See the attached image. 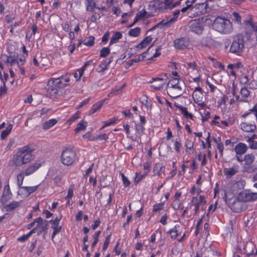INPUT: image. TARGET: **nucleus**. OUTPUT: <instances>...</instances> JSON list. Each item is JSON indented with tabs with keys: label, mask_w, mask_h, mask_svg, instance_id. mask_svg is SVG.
Here are the masks:
<instances>
[{
	"label": "nucleus",
	"mask_w": 257,
	"mask_h": 257,
	"mask_svg": "<svg viewBox=\"0 0 257 257\" xmlns=\"http://www.w3.org/2000/svg\"><path fill=\"white\" fill-rule=\"evenodd\" d=\"M34 149L29 145L25 146L17 150L13 158V165L21 167L32 161L34 157L32 154Z\"/></svg>",
	"instance_id": "nucleus-1"
},
{
	"label": "nucleus",
	"mask_w": 257,
	"mask_h": 257,
	"mask_svg": "<svg viewBox=\"0 0 257 257\" xmlns=\"http://www.w3.org/2000/svg\"><path fill=\"white\" fill-rule=\"evenodd\" d=\"M212 27L216 31L222 34H229L232 31V26L230 21L220 17L215 19Z\"/></svg>",
	"instance_id": "nucleus-2"
},
{
	"label": "nucleus",
	"mask_w": 257,
	"mask_h": 257,
	"mask_svg": "<svg viewBox=\"0 0 257 257\" xmlns=\"http://www.w3.org/2000/svg\"><path fill=\"white\" fill-rule=\"evenodd\" d=\"M6 57V62L9 64L11 66H13L16 64L22 75H25L26 71L23 65L26 61V57L25 56H22L18 59V54H11L10 55H5Z\"/></svg>",
	"instance_id": "nucleus-3"
},
{
	"label": "nucleus",
	"mask_w": 257,
	"mask_h": 257,
	"mask_svg": "<svg viewBox=\"0 0 257 257\" xmlns=\"http://www.w3.org/2000/svg\"><path fill=\"white\" fill-rule=\"evenodd\" d=\"M48 93L52 98L59 96L60 89L64 88L62 85V80L58 78L51 79L48 82Z\"/></svg>",
	"instance_id": "nucleus-4"
},
{
	"label": "nucleus",
	"mask_w": 257,
	"mask_h": 257,
	"mask_svg": "<svg viewBox=\"0 0 257 257\" xmlns=\"http://www.w3.org/2000/svg\"><path fill=\"white\" fill-rule=\"evenodd\" d=\"M244 47L243 37L242 35H237L234 38L230 47L231 53L240 55Z\"/></svg>",
	"instance_id": "nucleus-5"
},
{
	"label": "nucleus",
	"mask_w": 257,
	"mask_h": 257,
	"mask_svg": "<svg viewBox=\"0 0 257 257\" xmlns=\"http://www.w3.org/2000/svg\"><path fill=\"white\" fill-rule=\"evenodd\" d=\"M76 159V154L75 151L70 148L64 150L61 156V161L65 166H69L75 162Z\"/></svg>",
	"instance_id": "nucleus-6"
},
{
	"label": "nucleus",
	"mask_w": 257,
	"mask_h": 257,
	"mask_svg": "<svg viewBox=\"0 0 257 257\" xmlns=\"http://www.w3.org/2000/svg\"><path fill=\"white\" fill-rule=\"evenodd\" d=\"M225 202L229 207L234 212H239L242 210V201L239 199L238 197L225 199Z\"/></svg>",
	"instance_id": "nucleus-7"
},
{
	"label": "nucleus",
	"mask_w": 257,
	"mask_h": 257,
	"mask_svg": "<svg viewBox=\"0 0 257 257\" xmlns=\"http://www.w3.org/2000/svg\"><path fill=\"white\" fill-rule=\"evenodd\" d=\"M238 198L243 202L254 201L257 199V193L245 190L239 194Z\"/></svg>",
	"instance_id": "nucleus-8"
},
{
	"label": "nucleus",
	"mask_w": 257,
	"mask_h": 257,
	"mask_svg": "<svg viewBox=\"0 0 257 257\" xmlns=\"http://www.w3.org/2000/svg\"><path fill=\"white\" fill-rule=\"evenodd\" d=\"M177 11L174 12V16L168 20H163L156 26L151 28L148 31L150 32L156 29L157 27H169L174 24L177 21Z\"/></svg>",
	"instance_id": "nucleus-9"
},
{
	"label": "nucleus",
	"mask_w": 257,
	"mask_h": 257,
	"mask_svg": "<svg viewBox=\"0 0 257 257\" xmlns=\"http://www.w3.org/2000/svg\"><path fill=\"white\" fill-rule=\"evenodd\" d=\"M189 27L191 31L197 34H202L203 30L202 24L197 20H193L189 23Z\"/></svg>",
	"instance_id": "nucleus-10"
},
{
	"label": "nucleus",
	"mask_w": 257,
	"mask_h": 257,
	"mask_svg": "<svg viewBox=\"0 0 257 257\" xmlns=\"http://www.w3.org/2000/svg\"><path fill=\"white\" fill-rule=\"evenodd\" d=\"M36 222L37 225L33 229H34V231H36L38 233H41L47 229L48 224L47 220H44L41 217H39L36 219ZM35 232V231H34V232Z\"/></svg>",
	"instance_id": "nucleus-11"
},
{
	"label": "nucleus",
	"mask_w": 257,
	"mask_h": 257,
	"mask_svg": "<svg viewBox=\"0 0 257 257\" xmlns=\"http://www.w3.org/2000/svg\"><path fill=\"white\" fill-rule=\"evenodd\" d=\"M38 186H22L19 189L18 193L23 197H28L37 190Z\"/></svg>",
	"instance_id": "nucleus-12"
},
{
	"label": "nucleus",
	"mask_w": 257,
	"mask_h": 257,
	"mask_svg": "<svg viewBox=\"0 0 257 257\" xmlns=\"http://www.w3.org/2000/svg\"><path fill=\"white\" fill-rule=\"evenodd\" d=\"M41 164L39 162H36L31 165H29L24 171V173L26 176L31 175L36 171L40 167Z\"/></svg>",
	"instance_id": "nucleus-13"
},
{
	"label": "nucleus",
	"mask_w": 257,
	"mask_h": 257,
	"mask_svg": "<svg viewBox=\"0 0 257 257\" xmlns=\"http://www.w3.org/2000/svg\"><path fill=\"white\" fill-rule=\"evenodd\" d=\"M12 197V193L11 191L9 184H7L4 187L1 200L4 203L11 199Z\"/></svg>",
	"instance_id": "nucleus-14"
},
{
	"label": "nucleus",
	"mask_w": 257,
	"mask_h": 257,
	"mask_svg": "<svg viewBox=\"0 0 257 257\" xmlns=\"http://www.w3.org/2000/svg\"><path fill=\"white\" fill-rule=\"evenodd\" d=\"M193 99L196 103L202 102L203 98V94L202 88L200 87L195 88L192 94Z\"/></svg>",
	"instance_id": "nucleus-15"
},
{
	"label": "nucleus",
	"mask_w": 257,
	"mask_h": 257,
	"mask_svg": "<svg viewBox=\"0 0 257 257\" xmlns=\"http://www.w3.org/2000/svg\"><path fill=\"white\" fill-rule=\"evenodd\" d=\"M92 60H89L86 61L82 67L78 69L77 71L74 74V77L76 79V81L80 80V78L84 73V71L86 70L87 66L90 65L92 63Z\"/></svg>",
	"instance_id": "nucleus-16"
},
{
	"label": "nucleus",
	"mask_w": 257,
	"mask_h": 257,
	"mask_svg": "<svg viewBox=\"0 0 257 257\" xmlns=\"http://www.w3.org/2000/svg\"><path fill=\"white\" fill-rule=\"evenodd\" d=\"M239 166L237 164H234L231 168H224V173L227 178H231L238 172Z\"/></svg>",
	"instance_id": "nucleus-17"
},
{
	"label": "nucleus",
	"mask_w": 257,
	"mask_h": 257,
	"mask_svg": "<svg viewBox=\"0 0 257 257\" xmlns=\"http://www.w3.org/2000/svg\"><path fill=\"white\" fill-rule=\"evenodd\" d=\"M247 150V146L242 143H238L234 148V151L237 155H242L246 153Z\"/></svg>",
	"instance_id": "nucleus-18"
},
{
	"label": "nucleus",
	"mask_w": 257,
	"mask_h": 257,
	"mask_svg": "<svg viewBox=\"0 0 257 257\" xmlns=\"http://www.w3.org/2000/svg\"><path fill=\"white\" fill-rule=\"evenodd\" d=\"M206 6L207 4L205 3H200L196 4L194 7H193L190 10L189 12H188V14H190V15L193 14V13L195 12L196 10L198 9L200 11L199 12H196V15H198L199 13H202L201 10L203 11L204 9H205Z\"/></svg>",
	"instance_id": "nucleus-19"
},
{
	"label": "nucleus",
	"mask_w": 257,
	"mask_h": 257,
	"mask_svg": "<svg viewBox=\"0 0 257 257\" xmlns=\"http://www.w3.org/2000/svg\"><path fill=\"white\" fill-rule=\"evenodd\" d=\"M241 129L246 132H252L256 129V125L253 124H248L246 122H242L240 124Z\"/></svg>",
	"instance_id": "nucleus-20"
},
{
	"label": "nucleus",
	"mask_w": 257,
	"mask_h": 257,
	"mask_svg": "<svg viewBox=\"0 0 257 257\" xmlns=\"http://www.w3.org/2000/svg\"><path fill=\"white\" fill-rule=\"evenodd\" d=\"M154 81H159L161 82L158 85H156L155 84L151 85L150 87L154 90H160L163 88L164 85L165 84V82L163 81V79L157 77L155 78H153L152 81H150V82H153Z\"/></svg>",
	"instance_id": "nucleus-21"
},
{
	"label": "nucleus",
	"mask_w": 257,
	"mask_h": 257,
	"mask_svg": "<svg viewBox=\"0 0 257 257\" xmlns=\"http://www.w3.org/2000/svg\"><path fill=\"white\" fill-rule=\"evenodd\" d=\"M152 41V38L151 36H147L141 43L137 46V48L138 50H142L146 48Z\"/></svg>",
	"instance_id": "nucleus-22"
},
{
	"label": "nucleus",
	"mask_w": 257,
	"mask_h": 257,
	"mask_svg": "<svg viewBox=\"0 0 257 257\" xmlns=\"http://www.w3.org/2000/svg\"><path fill=\"white\" fill-rule=\"evenodd\" d=\"M177 89V83H174V84H172V82H168L167 85V90L168 94L173 97H177L176 96H173L174 94V91Z\"/></svg>",
	"instance_id": "nucleus-23"
},
{
	"label": "nucleus",
	"mask_w": 257,
	"mask_h": 257,
	"mask_svg": "<svg viewBox=\"0 0 257 257\" xmlns=\"http://www.w3.org/2000/svg\"><path fill=\"white\" fill-rule=\"evenodd\" d=\"M21 203V201H12L5 206L7 211L10 212L18 208Z\"/></svg>",
	"instance_id": "nucleus-24"
},
{
	"label": "nucleus",
	"mask_w": 257,
	"mask_h": 257,
	"mask_svg": "<svg viewBox=\"0 0 257 257\" xmlns=\"http://www.w3.org/2000/svg\"><path fill=\"white\" fill-rule=\"evenodd\" d=\"M105 100V99H102L94 104L91 108V109L90 110V113L93 114L96 112L98 110H99L101 107V106L104 104Z\"/></svg>",
	"instance_id": "nucleus-25"
},
{
	"label": "nucleus",
	"mask_w": 257,
	"mask_h": 257,
	"mask_svg": "<svg viewBox=\"0 0 257 257\" xmlns=\"http://www.w3.org/2000/svg\"><path fill=\"white\" fill-rule=\"evenodd\" d=\"M85 6L87 12H93L96 6L95 0H86Z\"/></svg>",
	"instance_id": "nucleus-26"
},
{
	"label": "nucleus",
	"mask_w": 257,
	"mask_h": 257,
	"mask_svg": "<svg viewBox=\"0 0 257 257\" xmlns=\"http://www.w3.org/2000/svg\"><path fill=\"white\" fill-rule=\"evenodd\" d=\"M189 46V41L187 39L182 38L178 39V49H184Z\"/></svg>",
	"instance_id": "nucleus-27"
},
{
	"label": "nucleus",
	"mask_w": 257,
	"mask_h": 257,
	"mask_svg": "<svg viewBox=\"0 0 257 257\" xmlns=\"http://www.w3.org/2000/svg\"><path fill=\"white\" fill-rule=\"evenodd\" d=\"M57 122V121L55 119H50L43 123L42 128L45 130H48L54 126Z\"/></svg>",
	"instance_id": "nucleus-28"
},
{
	"label": "nucleus",
	"mask_w": 257,
	"mask_h": 257,
	"mask_svg": "<svg viewBox=\"0 0 257 257\" xmlns=\"http://www.w3.org/2000/svg\"><path fill=\"white\" fill-rule=\"evenodd\" d=\"M255 160V156L253 154H246L244 156V164H252Z\"/></svg>",
	"instance_id": "nucleus-29"
},
{
	"label": "nucleus",
	"mask_w": 257,
	"mask_h": 257,
	"mask_svg": "<svg viewBox=\"0 0 257 257\" xmlns=\"http://www.w3.org/2000/svg\"><path fill=\"white\" fill-rule=\"evenodd\" d=\"M256 170V167L252 164H244L243 166V171L245 172L252 173L254 172Z\"/></svg>",
	"instance_id": "nucleus-30"
},
{
	"label": "nucleus",
	"mask_w": 257,
	"mask_h": 257,
	"mask_svg": "<svg viewBox=\"0 0 257 257\" xmlns=\"http://www.w3.org/2000/svg\"><path fill=\"white\" fill-rule=\"evenodd\" d=\"M122 37V34L119 32H116L114 33L111 38L109 45H111L113 44L116 43Z\"/></svg>",
	"instance_id": "nucleus-31"
},
{
	"label": "nucleus",
	"mask_w": 257,
	"mask_h": 257,
	"mask_svg": "<svg viewBox=\"0 0 257 257\" xmlns=\"http://www.w3.org/2000/svg\"><path fill=\"white\" fill-rule=\"evenodd\" d=\"M141 33V28L140 27H136L131 29L128 32L130 36L136 37L139 36Z\"/></svg>",
	"instance_id": "nucleus-32"
},
{
	"label": "nucleus",
	"mask_w": 257,
	"mask_h": 257,
	"mask_svg": "<svg viewBox=\"0 0 257 257\" xmlns=\"http://www.w3.org/2000/svg\"><path fill=\"white\" fill-rule=\"evenodd\" d=\"M108 65L106 64V63L103 61L102 63H101L96 68V71L102 73L103 74L104 71L108 69Z\"/></svg>",
	"instance_id": "nucleus-33"
},
{
	"label": "nucleus",
	"mask_w": 257,
	"mask_h": 257,
	"mask_svg": "<svg viewBox=\"0 0 257 257\" xmlns=\"http://www.w3.org/2000/svg\"><path fill=\"white\" fill-rule=\"evenodd\" d=\"M87 122L85 121L82 120L80 122H79L77 124V127L75 129V131L76 133L80 131L84 130L87 126Z\"/></svg>",
	"instance_id": "nucleus-34"
},
{
	"label": "nucleus",
	"mask_w": 257,
	"mask_h": 257,
	"mask_svg": "<svg viewBox=\"0 0 257 257\" xmlns=\"http://www.w3.org/2000/svg\"><path fill=\"white\" fill-rule=\"evenodd\" d=\"M34 233V229L31 230L28 233L26 234H24L22 235V236L19 237L18 238L17 240L23 242L27 240L31 236V235Z\"/></svg>",
	"instance_id": "nucleus-35"
},
{
	"label": "nucleus",
	"mask_w": 257,
	"mask_h": 257,
	"mask_svg": "<svg viewBox=\"0 0 257 257\" xmlns=\"http://www.w3.org/2000/svg\"><path fill=\"white\" fill-rule=\"evenodd\" d=\"M230 18L235 23L238 24H241V17L238 13L233 12L230 16Z\"/></svg>",
	"instance_id": "nucleus-36"
},
{
	"label": "nucleus",
	"mask_w": 257,
	"mask_h": 257,
	"mask_svg": "<svg viewBox=\"0 0 257 257\" xmlns=\"http://www.w3.org/2000/svg\"><path fill=\"white\" fill-rule=\"evenodd\" d=\"M94 43V37L93 36H89L85 39L83 41V44L87 46H92Z\"/></svg>",
	"instance_id": "nucleus-37"
},
{
	"label": "nucleus",
	"mask_w": 257,
	"mask_h": 257,
	"mask_svg": "<svg viewBox=\"0 0 257 257\" xmlns=\"http://www.w3.org/2000/svg\"><path fill=\"white\" fill-rule=\"evenodd\" d=\"M25 176V174L24 172H21L17 175V185L19 189L20 188V187H22V185L23 184Z\"/></svg>",
	"instance_id": "nucleus-38"
},
{
	"label": "nucleus",
	"mask_w": 257,
	"mask_h": 257,
	"mask_svg": "<svg viewBox=\"0 0 257 257\" xmlns=\"http://www.w3.org/2000/svg\"><path fill=\"white\" fill-rule=\"evenodd\" d=\"M146 14L147 12L144 10L139 11L136 15L135 21L134 22L133 24H134L138 20L145 18Z\"/></svg>",
	"instance_id": "nucleus-39"
},
{
	"label": "nucleus",
	"mask_w": 257,
	"mask_h": 257,
	"mask_svg": "<svg viewBox=\"0 0 257 257\" xmlns=\"http://www.w3.org/2000/svg\"><path fill=\"white\" fill-rule=\"evenodd\" d=\"M147 174L148 172H146L144 174H142L141 173L137 172L136 173V176L135 178V182L138 183L142 179H143Z\"/></svg>",
	"instance_id": "nucleus-40"
},
{
	"label": "nucleus",
	"mask_w": 257,
	"mask_h": 257,
	"mask_svg": "<svg viewBox=\"0 0 257 257\" xmlns=\"http://www.w3.org/2000/svg\"><path fill=\"white\" fill-rule=\"evenodd\" d=\"M178 108H179L182 113L183 114V115L187 118H192L193 117V115L191 113H190L188 112L186 108H184L182 107L181 106H178Z\"/></svg>",
	"instance_id": "nucleus-41"
},
{
	"label": "nucleus",
	"mask_w": 257,
	"mask_h": 257,
	"mask_svg": "<svg viewBox=\"0 0 257 257\" xmlns=\"http://www.w3.org/2000/svg\"><path fill=\"white\" fill-rule=\"evenodd\" d=\"M110 53V49L108 47H104L100 51V57L104 58Z\"/></svg>",
	"instance_id": "nucleus-42"
},
{
	"label": "nucleus",
	"mask_w": 257,
	"mask_h": 257,
	"mask_svg": "<svg viewBox=\"0 0 257 257\" xmlns=\"http://www.w3.org/2000/svg\"><path fill=\"white\" fill-rule=\"evenodd\" d=\"M168 234H170L171 238L172 239H176L177 238V228L176 226H175L173 228L170 229L168 232Z\"/></svg>",
	"instance_id": "nucleus-43"
},
{
	"label": "nucleus",
	"mask_w": 257,
	"mask_h": 257,
	"mask_svg": "<svg viewBox=\"0 0 257 257\" xmlns=\"http://www.w3.org/2000/svg\"><path fill=\"white\" fill-rule=\"evenodd\" d=\"M101 232L100 231H98L95 233V234L93 235V239L94 241L91 244V247L93 248L94 247L96 244L97 243L98 241V238L100 235Z\"/></svg>",
	"instance_id": "nucleus-44"
},
{
	"label": "nucleus",
	"mask_w": 257,
	"mask_h": 257,
	"mask_svg": "<svg viewBox=\"0 0 257 257\" xmlns=\"http://www.w3.org/2000/svg\"><path fill=\"white\" fill-rule=\"evenodd\" d=\"M57 78L62 80V85L63 87H65L67 83L70 82V78L68 76H61Z\"/></svg>",
	"instance_id": "nucleus-45"
},
{
	"label": "nucleus",
	"mask_w": 257,
	"mask_h": 257,
	"mask_svg": "<svg viewBox=\"0 0 257 257\" xmlns=\"http://www.w3.org/2000/svg\"><path fill=\"white\" fill-rule=\"evenodd\" d=\"M135 128L136 132L140 135H142L145 130L143 124L140 123H136Z\"/></svg>",
	"instance_id": "nucleus-46"
},
{
	"label": "nucleus",
	"mask_w": 257,
	"mask_h": 257,
	"mask_svg": "<svg viewBox=\"0 0 257 257\" xmlns=\"http://www.w3.org/2000/svg\"><path fill=\"white\" fill-rule=\"evenodd\" d=\"M2 84L0 87V96H2L5 95L7 91V87L6 85V83L5 81L2 82Z\"/></svg>",
	"instance_id": "nucleus-47"
},
{
	"label": "nucleus",
	"mask_w": 257,
	"mask_h": 257,
	"mask_svg": "<svg viewBox=\"0 0 257 257\" xmlns=\"http://www.w3.org/2000/svg\"><path fill=\"white\" fill-rule=\"evenodd\" d=\"M186 85L183 80L179 79L178 75V90L185 89Z\"/></svg>",
	"instance_id": "nucleus-48"
},
{
	"label": "nucleus",
	"mask_w": 257,
	"mask_h": 257,
	"mask_svg": "<svg viewBox=\"0 0 257 257\" xmlns=\"http://www.w3.org/2000/svg\"><path fill=\"white\" fill-rule=\"evenodd\" d=\"M173 0H165V5L167 8H173L175 7L177 3H173Z\"/></svg>",
	"instance_id": "nucleus-49"
},
{
	"label": "nucleus",
	"mask_w": 257,
	"mask_h": 257,
	"mask_svg": "<svg viewBox=\"0 0 257 257\" xmlns=\"http://www.w3.org/2000/svg\"><path fill=\"white\" fill-rule=\"evenodd\" d=\"M110 238H111L110 234L106 236V237L105 239V241L104 242V243L103 244L102 249L103 250H106L107 249V248L108 247V246L110 242Z\"/></svg>",
	"instance_id": "nucleus-50"
},
{
	"label": "nucleus",
	"mask_w": 257,
	"mask_h": 257,
	"mask_svg": "<svg viewBox=\"0 0 257 257\" xmlns=\"http://www.w3.org/2000/svg\"><path fill=\"white\" fill-rule=\"evenodd\" d=\"M164 203H160L156 204L153 206V212L159 211L163 209Z\"/></svg>",
	"instance_id": "nucleus-51"
},
{
	"label": "nucleus",
	"mask_w": 257,
	"mask_h": 257,
	"mask_svg": "<svg viewBox=\"0 0 257 257\" xmlns=\"http://www.w3.org/2000/svg\"><path fill=\"white\" fill-rule=\"evenodd\" d=\"M120 175L121 177V179H122L124 186V187L128 186L130 185L131 182L128 180V178L126 176H125L123 173H121L120 174Z\"/></svg>",
	"instance_id": "nucleus-52"
},
{
	"label": "nucleus",
	"mask_w": 257,
	"mask_h": 257,
	"mask_svg": "<svg viewBox=\"0 0 257 257\" xmlns=\"http://www.w3.org/2000/svg\"><path fill=\"white\" fill-rule=\"evenodd\" d=\"M73 191H74L73 187H70L68 189L67 195L65 197L66 200H69V199H71L72 198V197H73V196L74 195Z\"/></svg>",
	"instance_id": "nucleus-53"
},
{
	"label": "nucleus",
	"mask_w": 257,
	"mask_h": 257,
	"mask_svg": "<svg viewBox=\"0 0 257 257\" xmlns=\"http://www.w3.org/2000/svg\"><path fill=\"white\" fill-rule=\"evenodd\" d=\"M170 77V80L169 81V82H172V84H174V83L176 82L177 78L176 77L177 76V71H173L171 75H169Z\"/></svg>",
	"instance_id": "nucleus-54"
},
{
	"label": "nucleus",
	"mask_w": 257,
	"mask_h": 257,
	"mask_svg": "<svg viewBox=\"0 0 257 257\" xmlns=\"http://www.w3.org/2000/svg\"><path fill=\"white\" fill-rule=\"evenodd\" d=\"M240 93L243 97H247L249 95V91L246 87H243L241 88Z\"/></svg>",
	"instance_id": "nucleus-55"
},
{
	"label": "nucleus",
	"mask_w": 257,
	"mask_h": 257,
	"mask_svg": "<svg viewBox=\"0 0 257 257\" xmlns=\"http://www.w3.org/2000/svg\"><path fill=\"white\" fill-rule=\"evenodd\" d=\"M162 50L161 46H158L155 50V53L153 55L151 59H154L159 57L161 55V51Z\"/></svg>",
	"instance_id": "nucleus-56"
},
{
	"label": "nucleus",
	"mask_w": 257,
	"mask_h": 257,
	"mask_svg": "<svg viewBox=\"0 0 257 257\" xmlns=\"http://www.w3.org/2000/svg\"><path fill=\"white\" fill-rule=\"evenodd\" d=\"M53 234H52V239L53 240L55 236L60 231H61V226H58V227H53Z\"/></svg>",
	"instance_id": "nucleus-57"
},
{
	"label": "nucleus",
	"mask_w": 257,
	"mask_h": 257,
	"mask_svg": "<svg viewBox=\"0 0 257 257\" xmlns=\"http://www.w3.org/2000/svg\"><path fill=\"white\" fill-rule=\"evenodd\" d=\"M6 21L8 23H11L13 21V20L15 19V17L14 15L10 14L7 15L6 16Z\"/></svg>",
	"instance_id": "nucleus-58"
},
{
	"label": "nucleus",
	"mask_w": 257,
	"mask_h": 257,
	"mask_svg": "<svg viewBox=\"0 0 257 257\" xmlns=\"http://www.w3.org/2000/svg\"><path fill=\"white\" fill-rule=\"evenodd\" d=\"M80 117V113L78 112L75 113L72 116H71L69 119V122L72 123V122L75 121L77 119Z\"/></svg>",
	"instance_id": "nucleus-59"
},
{
	"label": "nucleus",
	"mask_w": 257,
	"mask_h": 257,
	"mask_svg": "<svg viewBox=\"0 0 257 257\" xmlns=\"http://www.w3.org/2000/svg\"><path fill=\"white\" fill-rule=\"evenodd\" d=\"M108 138V136L106 134L100 135L96 137V139L99 140H106Z\"/></svg>",
	"instance_id": "nucleus-60"
},
{
	"label": "nucleus",
	"mask_w": 257,
	"mask_h": 257,
	"mask_svg": "<svg viewBox=\"0 0 257 257\" xmlns=\"http://www.w3.org/2000/svg\"><path fill=\"white\" fill-rule=\"evenodd\" d=\"M75 49V44L73 42H70V45L68 46V50L70 53L72 54L74 50Z\"/></svg>",
	"instance_id": "nucleus-61"
},
{
	"label": "nucleus",
	"mask_w": 257,
	"mask_h": 257,
	"mask_svg": "<svg viewBox=\"0 0 257 257\" xmlns=\"http://www.w3.org/2000/svg\"><path fill=\"white\" fill-rule=\"evenodd\" d=\"M245 183L244 181L240 180L236 182V184L240 189H242L243 188Z\"/></svg>",
	"instance_id": "nucleus-62"
},
{
	"label": "nucleus",
	"mask_w": 257,
	"mask_h": 257,
	"mask_svg": "<svg viewBox=\"0 0 257 257\" xmlns=\"http://www.w3.org/2000/svg\"><path fill=\"white\" fill-rule=\"evenodd\" d=\"M100 18L99 15H97L96 13L93 14L90 18L91 22H94Z\"/></svg>",
	"instance_id": "nucleus-63"
},
{
	"label": "nucleus",
	"mask_w": 257,
	"mask_h": 257,
	"mask_svg": "<svg viewBox=\"0 0 257 257\" xmlns=\"http://www.w3.org/2000/svg\"><path fill=\"white\" fill-rule=\"evenodd\" d=\"M15 141L14 139H10L7 147L6 148V149L7 150H9L13 146V145L15 144Z\"/></svg>",
	"instance_id": "nucleus-64"
}]
</instances>
